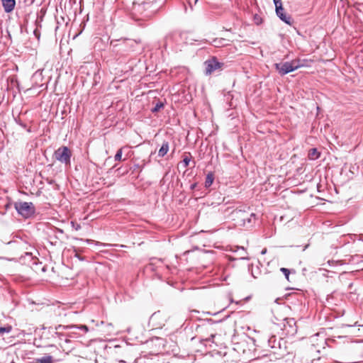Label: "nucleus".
Segmentation results:
<instances>
[{
  "label": "nucleus",
  "instance_id": "f257e3e1",
  "mask_svg": "<svg viewBox=\"0 0 363 363\" xmlns=\"http://www.w3.org/2000/svg\"><path fill=\"white\" fill-rule=\"evenodd\" d=\"M247 211L242 209H236L233 212L235 220L237 221L238 225L242 226L245 228H251L256 220V214L250 211V208H247Z\"/></svg>",
  "mask_w": 363,
  "mask_h": 363
},
{
  "label": "nucleus",
  "instance_id": "f03ea898",
  "mask_svg": "<svg viewBox=\"0 0 363 363\" xmlns=\"http://www.w3.org/2000/svg\"><path fill=\"white\" fill-rule=\"evenodd\" d=\"M14 208L24 218H29L35 213V208L32 202L16 201L14 203Z\"/></svg>",
  "mask_w": 363,
  "mask_h": 363
},
{
  "label": "nucleus",
  "instance_id": "7ed1b4c3",
  "mask_svg": "<svg viewBox=\"0 0 363 363\" xmlns=\"http://www.w3.org/2000/svg\"><path fill=\"white\" fill-rule=\"evenodd\" d=\"M268 345L272 349H274V354H277L279 357H284L288 352L285 345L286 341L283 339H277L276 336L272 335L268 338Z\"/></svg>",
  "mask_w": 363,
  "mask_h": 363
},
{
  "label": "nucleus",
  "instance_id": "20e7f679",
  "mask_svg": "<svg viewBox=\"0 0 363 363\" xmlns=\"http://www.w3.org/2000/svg\"><path fill=\"white\" fill-rule=\"evenodd\" d=\"M54 157L56 160L65 165H70L72 152L66 146H61L54 152Z\"/></svg>",
  "mask_w": 363,
  "mask_h": 363
},
{
  "label": "nucleus",
  "instance_id": "39448f33",
  "mask_svg": "<svg viewBox=\"0 0 363 363\" xmlns=\"http://www.w3.org/2000/svg\"><path fill=\"white\" fill-rule=\"evenodd\" d=\"M206 74L209 75L217 70H222L224 64L218 62L216 57H213L204 62Z\"/></svg>",
  "mask_w": 363,
  "mask_h": 363
},
{
  "label": "nucleus",
  "instance_id": "423d86ee",
  "mask_svg": "<svg viewBox=\"0 0 363 363\" xmlns=\"http://www.w3.org/2000/svg\"><path fill=\"white\" fill-rule=\"evenodd\" d=\"M187 35L186 33H174L165 37L164 45H172L174 43L180 45L182 43L183 38Z\"/></svg>",
  "mask_w": 363,
  "mask_h": 363
},
{
  "label": "nucleus",
  "instance_id": "0eeeda50",
  "mask_svg": "<svg viewBox=\"0 0 363 363\" xmlns=\"http://www.w3.org/2000/svg\"><path fill=\"white\" fill-rule=\"evenodd\" d=\"M165 322L166 315L160 311L154 313L150 318V323L152 327L156 328H162L165 325Z\"/></svg>",
  "mask_w": 363,
  "mask_h": 363
},
{
  "label": "nucleus",
  "instance_id": "6e6552de",
  "mask_svg": "<svg viewBox=\"0 0 363 363\" xmlns=\"http://www.w3.org/2000/svg\"><path fill=\"white\" fill-rule=\"evenodd\" d=\"M72 329H78L82 332V334H86L89 331V328L86 325H57L55 327V332L61 331L65 330H72Z\"/></svg>",
  "mask_w": 363,
  "mask_h": 363
},
{
  "label": "nucleus",
  "instance_id": "1a4fd4ad",
  "mask_svg": "<svg viewBox=\"0 0 363 363\" xmlns=\"http://www.w3.org/2000/svg\"><path fill=\"white\" fill-rule=\"evenodd\" d=\"M274 67L278 71L279 74L281 76H284L288 73L295 71L292 66L291 62L276 63L274 64Z\"/></svg>",
  "mask_w": 363,
  "mask_h": 363
},
{
  "label": "nucleus",
  "instance_id": "9d476101",
  "mask_svg": "<svg viewBox=\"0 0 363 363\" xmlns=\"http://www.w3.org/2000/svg\"><path fill=\"white\" fill-rule=\"evenodd\" d=\"M166 0H155L152 4L145 2L143 4V7L146 9H150L151 14H147L146 16H150L152 13H155L160 9H161L164 4Z\"/></svg>",
  "mask_w": 363,
  "mask_h": 363
},
{
  "label": "nucleus",
  "instance_id": "9b49d317",
  "mask_svg": "<svg viewBox=\"0 0 363 363\" xmlns=\"http://www.w3.org/2000/svg\"><path fill=\"white\" fill-rule=\"evenodd\" d=\"M275 11H276V13H277V16L282 21H284V23H286L288 25H291V23H292L291 18L290 16L286 15L284 12L283 6H277V8L275 9Z\"/></svg>",
  "mask_w": 363,
  "mask_h": 363
},
{
  "label": "nucleus",
  "instance_id": "f8f14e48",
  "mask_svg": "<svg viewBox=\"0 0 363 363\" xmlns=\"http://www.w3.org/2000/svg\"><path fill=\"white\" fill-rule=\"evenodd\" d=\"M125 40H114L111 41V45L113 47V52H116V55L119 52H125L126 49L125 48Z\"/></svg>",
  "mask_w": 363,
  "mask_h": 363
},
{
  "label": "nucleus",
  "instance_id": "ddd939ff",
  "mask_svg": "<svg viewBox=\"0 0 363 363\" xmlns=\"http://www.w3.org/2000/svg\"><path fill=\"white\" fill-rule=\"evenodd\" d=\"M69 330V332L66 333V338L65 339V342L66 343H69L71 342L70 338L78 337L84 335L78 329H72Z\"/></svg>",
  "mask_w": 363,
  "mask_h": 363
},
{
  "label": "nucleus",
  "instance_id": "4468645a",
  "mask_svg": "<svg viewBox=\"0 0 363 363\" xmlns=\"http://www.w3.org/2000/svg\"><path fill=\"white\" fill-rule=\"evenodd\" d=\"M6 13L11 12L15 7L16 0H1Z\"/></svg>",
  "mask_w": 363,
  "mask_h": 363
},
{
  "label": "nucleus",
  "instance_id": "2eb2a0df",
  "mask_svg": "<svg viewBox=\"0 0 363 363\" xmlns=\"http://www.w3.org/2000/svg\"><path fill=\"white\" fill-rule=\"evenodd\" d=\"M169 150V143L168 141L164 140L162 143L160 148L158 150V157H164Z\"/></svg>",
  "mask_w": 363,
  "mask_h": 363
},
{
  "label": "nucleus",
  "instance_id": "dca6fc26",
  "mask_svg": "<svg viewBox=\"0 0 363 363\" xmlns=\"http://www.w3.org/2000/svg\"><path fill=\"white\" fill-rule=\"evenodd\" d=\"M291 64H292V66H293L294 70H296L300 67L306 66L308 60H305V59L301 60V59L297 58V59H294V60H291Z\"/></svg>",
  "mask_w": 363,
  "mask_h": 363
},
{
  "label": "nucleus",
  "instance_id": "f3484780",
  "mask_svg": "<svg viewBox=\"0 0 363 363\" xmlns=\"http://www.w3.org/2000/svg\"><path fill=\"white\" fill-rule=\"evenodd\" d=\"M35 362H36V363H53L54 359L51 355L47 354L43 357L35 359Z\"/></svg>",
  "mask_w": 363,
  "mask_h": 363
},
{
  "label": "nucleus",
  "instance_id": "a211bd4d",
  "mask_svg": "<svg viewBox=\"0 0 363 363\" xmlns=\"http://www.w3.org/2000/svg\"><path fill=\"white\" fill-rule=\"evenodd\" d=\"M235 248V249L233 250V252H238L240 250L241 251V252L239 254L240 259H249V258L247 257V252L243 247L236 246Z\"/></svg>",
  "mask_w": 363,
  "mask_h": 363
},
{
  "label": "nucleus",
  "instance_id": "6ab92c4d",
  "mask_svg": "<svg viewBox=\"0 0 363 363\" xmlns=\"http://www.w3.org/2000/svg\"><path fill=\"white\" fill-rule=\"evenodd\" d=\"M213 45L215 47H223L228 45L227 40L225 38H216L213 40Z\"/></svg>",
  "mask_w": 363,
  "mask_h": 363
},
{
  "label": "nucleus",
  "instance_id": "aec40b11",
  "mask_svg": "<svg viewBox=\"0 0 363 363\" xmlns=\"http://www.w3.org/2000/svg\"><path fill=\"white\" fill-rule=\"evenodd\" d=\"M320 157V153L316 148H312L309 150L308 158L312 160H317Z\"/></svg>",
  "mask_w": 363,
  "mask_h": 363
},
{
  "label": "nucleus",
  "instance_id": "412c9836",
  "mask_svg": "<svg viewBox=\"0 0 363 363\" xmlns=\"http://www.w3.org/2000/svg\"><path fill=\"white\" fill-rule=\"evenodd\" d=\"M213 180H214L213 174L212 173H208L206 177L205 186L206 188L211 186L213 182Z\"/></svg>",
  "mask_w": 363,
  "mask_h": 363
},
{
  "label": "nucleus",
  "instance_id": "4be33fe9",
  "mask_svg": "<svg viewBox=\"0 0 363 363\" xmlns=\"http://www.w3.org/2000/svg\"><path fill=\"white\" fill-rule=\"evenodd\" d=\"M52 337L55 338L57 337L60 340L65 341V339L66 338V333H64L63 332L61 331L55 332L52 335Z\"/></svg>",
  "mask_w": 363,
  "mask_h": 363
},
{
  "label": "nucleus",
  "instance_id": "5701e85b",
  "mask_svg": "<svg viewBox=\"0 0 363 363\" xmlns=\"http://www.w3.org/2000/svg\"><path fill=\"white\" fill-rule=\"evenodd\" d=\"M11 330L12 327L11 325L0 327V336H2L4 333H9Z\"/></svg>",
  "mask_w": 363,
  "mask_h": 363
},
{
  "label": "nucleus",
  "instance_id": "b1692460",
  "mask_svg": "<svg viewBox=\"0 0 363 363\" xmlns=\"http://www.w3.org/2000/svg\"><path fill=\"white\" fill-rule=\"evenodd\" d=\"M84 241L86 243H88V244H91V243H94V242L96 245H99V246H112V245H111V244L102 243V242H98V241H94V240H89V239H86Z\"/></svg>",
  "mask_w": 363,
  "mask_h": 363
},
{
  "label": "nucleus",
  "instance_id": "393cba45",
  "mask_svg": "<svg viewBox=\"0 0 363 363\" xmlns=\"http://www.w3.org/2000/svg\"><path fill=\"white\" fill-rule=\"evenodd\" d=\"M164 106V104L162 102H157L155 107L152 108V113H156L157 111H159L162 107Z\"/></svg>",
  "mask_w": 363,
  "mask_h": 363
},
{
  "label": "nucleus",
  "instance_id": "a878e982",
  "mask_svg": "<svg viewBox=\"0 0 363 363\" xmlns=\"http://www.w3.org/2000/svg\"><path fill=\"white\" fill-rule=\"evenodd\" d=\"M123 148H120L114 156L115 161H121L122 160Z\"/></svg>",
  "mask_w": 363,
  "mask_h": 363
},
{
  "label": "nucleus",
  "instance_id": "bb28decb",
  "mask_svg": "<svg viewBox=\"0 0 363 363\" xmlns=\"http://www.w3.org/2000/svg\"><path fill=\"white\" fill-rule=\"evenodd\" d=\"M191 162V157L185 156L182 160V165L184 168H186Z\"/></svg>",
  "mask_w": 363,
  "mask_h": 363
},
{
  "label": "nucleus",
  "instance_id": "cd10ccee",
  "mask_svg": "<svg viewBox=\"0 0 363 363\" xmlns=\"http://www.w3.org/2000/svg\"><path fill=\"white\" fill-rule=\"evenodd\" d=\"M254 22L256 25H260L262 23V18L258 15L254 16Z\"/></svg>",
  "mask_w": 363,
  "mask_h": 363
},
{
  "label": "nucleus",
  "instance_id": "c85d7f7f",
  "mask_svg": "<svg viewBox=\"0 0 363 363\" xmlns=\"http://www.w3.org/2000/svg\"><path fill=\"white\" fill-rule=\"evenodd\" d=\"M280 271L281 272H283V274H284L286 279L287 280H289V277L290 271L288 269L284 268V267L281 268Z\"/></svg>",
  "mask_w": 363,
  "mask_h": 363
},
{
  "label": "nucleus",
  "instance_id": "c756f323",
  "mask_svg": "<svg viewBox=\"0 0 363 363\" xmlns=\"http://www.w3.org/2000/svg\"><path fill=\"white\" fill-rule=\"evenodd\" d=\"M71 225L73 228H74L76 230H79L81 229V225L74 222V221H72L71 222Z\"/></svg>",
  "mask_w": 363,
  "mask_h": 363
},
{
  "label": "nucleus",
  "instance_id": "7c9ffc66",
  "mask_svg": "<svg viewBox=\"0 0 363 363\" xmlns=\"http://www.w3.org/2000/svg\"><path fill=\"white\" fill-rule=\"evenodd\" d=\"M15 121L17 124H18L23 128H26V124L24 123L20 118H15Z\"/></svg>",
  "mask_w": 363,
  "mask_h": 363
},
{
  "label": "nucleus",
  "instance_id": "2f4dec72",
  "mask_svg": "<svg viewBox=\"0 0 363 363\" xmlns=\"http://www.w3.org/2000/svg\"><path fill=\"white\" fill-rule=\"evenodd\" d=\"M273 1L275 5V9L277 8V6H282V3H281V0H273Z\"/></svg>",
  "mask_w": 363,
  "mask_h": 363
},
{
  "label": "nucleus",
  "instance_id": "473e14b6",
  "mask_svg": "<svg viewBox=\"0 0 363 363\" xmlns=\"http://www.w3.org/2000/svg\"><path fill=\"white\" fill-rule=\"evenodd\" d=\"M216 334H211L209 337L206 338V340L208 342H213V338L215 337Z\"/></svg>",
  "mask_w": 363,
  "mask_h": 363
},
{
  "label": "nucleus",
  "instance_id": "72a5a7b5",
  "mask_svg": "<svg viewBox=\"0 0 363 363\" xmlns=\"http://www.w3.org/2000/svg\"><path fill=\"white\" fill-rule=\"evenodd\" d=\"M287 323L290 325V326H291L292 324H294V325L296 324V323L293 318H291L289 320H287Z\"/></svg>",
  "mask_w": 363,
  "mask_h": 363
},
{
  "label": "nucleus",
  "instance_id": "f704fd0d",
  "mask_svg": "<svg viewBox=\"0 0 363 363\" xmlns=\"http://www.w3.org/2000/svg\"><path fill=\"white\" fill-rule=\"evenodd\" d=\"M196 186H197V184L196 183H194V184H191L190 189L191 190H193V189H194L196 187Z\"/></svg>",
  "mask_w": 363,
  "mask_h": 363
},
{
  "label": "nucleus",
  "instance_id": "c9c22d12",
  "mask_svg": "<svg viewBox=\"0 0 363 363\" xmlns=\"http://www.w3.org/2000/svg\"><path fill=\"white\" fill-rule=\"evenodd\" d=\"M188 41H187V36L185 35V37H184L183 38V41H182V43H187Z\"/></svg>",
  "mask_w": 363,
  "mask_h": 363
},
{
  "label": "nucleus",
  "instance_id": "e433bc0d",
  "mask_svg": "<svg viewBox=\"0 0 363 363\" xmlns=\"http://www.w3.org/2000/svg\"><path fill=\"white\" fill-rule=\"evenodd\" d=\"M262 254H264L266 253V250H263L262 252Z\"/></svg>",
  "mask_w": 363,
  "mask_h": 363
},
{
  "label": "nucleus",
  "instance_id": "4c0bfd02",
  "mask_svg": "<svg viewBox=\"0 0 363 363\" xmlns=\"http://www.w3.org/2000/svg\"><path fill=\"white\" fill-rule=\"evenodd\" d=\"M77 257H78V258H79V259H81V260H83V259H84V258H82L81 257H79V256H77Z\"/></svg>",
  "mask_w": 363,
  "mask_h": 363
},
{
  "label": "nucleus",
  "instance_id": "58836bf2",
  "mask_svg": "<svg viewBox=\"0 0 363 363\" xmlns=\"http://www.w3.org/2000/svg\"><path fill=\"white\" fill-rule=\"evenodd\" d=\"M296 331V329H292L291 332Z\"/></svg>",
  "mask_w": 363,
  "mask_h": 363
},
{
  "label": "nucleus",
  "instance_id": "ea45409f",
  "mask_svg": "<svg viewBox=\"0 0 363 363\" xmlns=\"http://www.w3.org/2000/svg\"><path fill=\"white\" fill-rule=\"evenodd\" d=\"M11 363H16L15 362L12 361Z\"/></svg>",
  "mask_w": 363,
  "mask_h": 363
}]
</instances>
